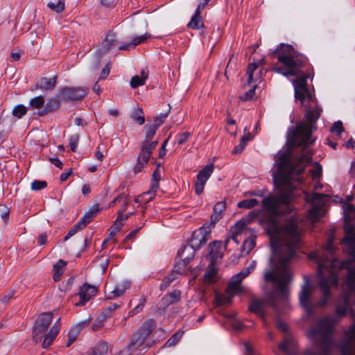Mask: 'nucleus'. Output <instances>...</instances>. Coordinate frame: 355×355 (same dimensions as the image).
<instances>
[{
	"instance_id": "f257e3e1",
	"label": "nucleus",
	"mask_w": 355,
	"mask_h": 355,
	"mask_svg": "<svg viewBox=\"0 0 355 355\" xmlns=\"http://www.w3.org/2000/svg\"><path fill=\"white\" fill-rule=\"evenodd\" d=\"M269 233L272 250L277 252L279 260L275 263L273 259L270 258L271 269L265 272L264 281L273 282L275 290L269 292L266 299L252 300L249 305V310L260 317L265 326L267 325V322L265 320L263 306L268 305L277 310V293H279L283 300L287 299L286 287L291 281L288 265L295 256L301 241V231L297 219L293 216L290 217L282 226L276 223H272Z\"/></svg>"
},
{
	"instance_id": "f03ea898",
	"label": "nucleus",
	"mask_w": 355,
	"mask_h": 355,
	"mask_svg": "<svg viewBox=\"0 0 355 355\" xmlns=\"http://www.w3.org/2000/svg\"><path fill=\"white\" fill-rule=\"evenodd\" d=\"M311 160L309 152L303 153L300 158H293L291 149L279 152L275 156L277 170L272 173V178L278 196H268L262 201V207L276 216L291 210L290 202L293 198V191L301 182L300 175Z\"/></svg>"
},
{
	"instance_id": "7ed1b4c3",
	"label": "nucleus",
	"mask_w": 355,
	"mask_h": 355,
	"mask_svg": "<svg viewBox=\"0 0 355 355\" xmlns=\"http://www.w3.org/2000/svg\"><path fill=\"white\" fill-rule=\"evenodd\" d=\"M348 252L355 261V234L353 231L348 232L343 241ZM346 291L340 296L336 304V313L329 314L320 320L316 327L308 331L309 337L315 338L319 336V345L324 353H328L333 346L331 334L334 326L340 322L341 318L346 316L350 311L351 318H355V264L348 267V275Z\"/></svg>"
},
{
	"instance_id": "20e7f679",
	"label": "nucleus",
	"mask_w": 355,
	"mask_h": 355,
	"mask_svg": "<svg viewBox=\"0 0 355 355\" xmlns=\"http://www.w3.org/2000/svg\"><path fill=\"white\" fill-rule=\"evenodd\" d=\"M272 57H276L283 67L273 66L272 70L284 76H297L293 81L296 99L300 100L302 104L306 101H313L312 95L307 87L306 80L310 77L308 73L302 71L305 67L307 58L302 54L296 51L289 44H280L276 49L271 53Z\"/></svg>"
},
{
	"instance_id": "39448f33",
	"label": "nucleus",
	"mask_w": 355,
	"mask_h": 355,
	"mask_svg": "<svg viewBox=\"0 0 355 355\" xmlns=\"http://www.w3.org/2000/svg\"><path fill=\"white\" fill-rule=\"evenodd\" d=\"M334 241V236L330 234L327 240L324 254L322 257L314 254L313 257L318 261L320 286L323 295V299L318 302L320 306L327 304L330 297L329 288L338 284L336 269L343 267V265H341L340 261L334 257L335 252Z\"/></svg>"
},
{
	"instance_id": "423d86ee",
	"label": "nucleus",
	"mask_w": 355,
	"mask_h": 355,
	"mask_svg": "<svg viewBox=\"0 0 355 355\" xmlns=\"http://www.w3.org/2000/svg\"><path fill=\"white\" fill-rule=\"evenodd\" d=\"M322 109L318 106L307 111L305 114L306 122H300L294 128L289 130L288 140L292 147L308 146L313 143L311 134L315 129L314 123L320 116Z\"/></svg>"
},
{
	"instance_id": "0eeeda50",
	"label": "nucleus",
	"mask_w": 355,
	"mask_h": 355,
	"mask_svg": "<svg viewBox=\"0 0 355 355\" xmlns=\"http://www.w3.org/2000/svg\"><path fill=\"white\" fill-rule=\"evenodd\" d=\"M53 320L52 312L41 313L35 322L33 327V338L37 343L44 338L42 347L48 348L53 343L60 329V318L52 326L49 332L46 334Z\"/></svg>"
},
{
	"instance_id": "6e6552de",
	"label": "nucleus",
	"mask_w": 355,
	"mask_h": 355,
	"mask_svg": "<svg viewBox=\"0 0 355 355\" xmlns=\"http://www.w3.org/2000/svg\"><path fill=\"white\" fill-rule=\"evenodd\" d=\"M210 231L209 225H203L193 232L189 243L178 251V255L182 260L183 266H187L190 261L193 259L196 250L205 245L209 239Z\"/></svg>"
},
{
	"instance_id": "1a4fd4ad",
	"label": "nucleus",
	"mask_w": 355,
	"mask_h": 355,
	"mask_svg": "<svg viewBox=\"0 0 355 355\" xmlns=\"http://www.w3.org/2000/svg\"><path fill=\"white\" fill-rule=\"evenodd\" d=\"M155 327L156 324L155 320L148 319L146 320L139 329L133 334L131 340L127 347L128 350L135 351L142 346L146 339L150 336Z\"/></svg>"
},
{
	"instance_id": "9d476101",
	"label": "nucleus",
	"mask_w": 355,
	"mask_h": 355,
	"mask_svg": "<svg viewBox=\"0 0 355 355\" xmlns=\"http://www.w3.org/2000/svg\"><path fill=\"white\" fill-rule=\"evenodd\" d=\"M276 327L285 334L283 341L279 345V349L286 355H297L295 339L290 333L287 324L277 318Z\"/></svg>"
},
{
	"instance_id": "9b49d317",
	"label": "nucleus",
	"mask_w": 355,
	"mask_h": 355,
	"mask_svg": "<svg viewBox=\"0 0 355 355\" xmlns=\"http://www.w3.org/2000/svg\"><path fill=\"white\" fill-rule=\"evenodd\" d=\"M325 195L315 193L307 196L306 200L311 203L312 208L309 211L308 217L312 222L318 221L324 214L323 207Z\"/></svg>"
},
{
	"instance_id": "f8f14e48",
	"label": "nucleus",
	"mask_w": 355,
	"mask_h": 355,
	"mask_svg": "<svg viewBox=\"0 0 355 355\" xmlns=\"http://www.w3.org/2000/svg\"><path fill=\"white\" fill-rule=\"evenodd\" d=\"M89 89L84 87H64L60 89L59 98L66 101H80L87 95Z\"/></svg>"
},
{
	"instance_id": "ddd939ff",
	"label": "nucleus",
	"mask_w": 355,
	"mask_h": 355,
	"mask_svg": "<svg viewBox=\"0 0 355 355\" xmlns=\"http://www.w3.org/2000/svg\"><path fill=\"white\" fill-rule=\"evenodd\" d=\"M99 211L98 205H94L83 217L76 223L64 236V240L67 241L70 237L76 234L79 230L85 228L96 216Z\"/></svg>"
},
{
	"instance_id": "4468645a",
	"label": "nucleus",
	"mask_w": 355,
	"mask_h": 355,
	"mask_svg": "<svg viewBox=\"0 0 355 355\" xmlns=\"http://www.w3.org/2000/svg\"><path fill=\"white\" fill-rule=\"evenodd\" d=\"M355 347V318L352 325L345 331V338L339 344V349L341 354L354 353Z\"/></svg>"
},
{
	"instance_id": "2eb2a0df",
	"label": "nucleus",
	"mask_w": 355,
	"mask_h": 355,
	"mask_svg": "<svg viewBox=\"0 0 355 355\" xmlns=\"http://www.w3.org/2000/svg\"><path fill=\"white\" fill-rule=\"evenodd\" d=\"M145 131V139L141 144V149L152 151L155 150L158 144V141H152L157 129L155 125L148 123L144 127Z\"/></svg>"
},
{
	"instance_id": "dca6fc26",
	"label": "nucleus",
	"mask_w": 355,
	"mask_h": 355,
	"mask_svg": "<svg viewBox=\"0 0 355 355\" xmlns=\"http://www.w3.org/2000/svg\"><path fill=\"white\" fill-rule=\"evenodd\" d=\"M214 171L213 165H207L197 175L196 181L195 182V192L197 195H200L205 188V185L211 175Z\"/></svg>"
},
{
	"instance_id": "f3484780",
	"label": "nucleus",
	"mask_w": 355,
	"mask_h": 355,
	"mask_svg": "<svg viewBox=\"0 0 355 355\" xmlns=\"http://www.w3.org/2000/svg\"><path fill=\"white\" fill-rule=\"evenodd\" d=\"M313 286L308 279H305L304 284L302 286L300 293V302L301 305L306 309L309 310L313 306L312 292Z\"/></svg>"
},
{
	"instance_id": "a211bd4d",
	"label": "nucleus",
	"mask_w": 355,
	"mask_h": 355,
	"mask_svg": "<svg viewBox=\"0 0 355 355\" xmlns=\"http://www.w3.org/2000/svg\"><path fill=\"white\" fill-rule=\"evenodd\" d=\"M96 293V288L88 284H84L79 289L80 300L75 304L76 306H83Z\"/></svg>"
},
{
	"instance_id": "6ab92c4d",
	"label": "nucleus",
	"mask_w": 355,
	"mask_h": 355,
	"mask_svg": "<svg viewBox=\"0 0 355 355\" xmlns=\"http://www.w3.org/2000/svg\"><path fill=\"white\" fill-rule=\"evenodd\" d=\"M209 253L207 255L212 263H217L223 256V249L225 248L221 241H214L209 245Z\"/></svg>"
},
{
	"instance_id": "aec40b11",
	"label": "nucleus",
	"mask_w": 355,
	"mask_h": 355,
	"mask_svg": "<svg viewBox=\"0 0 355 355\" xmlns=\"http://www.w3.org/2000/svg\"><path fill=\"white\" fill-rule=\"evenodd\" d=\"M185 267L186 266H183L182 260L181 259L180 262L176 263L171 273L169 274L166 277H164V279H163L162 282L160 284V289H166L175 279L178 278V274H180L182 272H184Z\"/></svg>"
},
{
	"instance_id": "412c9836",
	"label": "nucleus",
	"mask_w": 355,
	"mask_h": 355,
	"mask_svg": "<svg viewBox=\"0 0 355 355\" xmlns=\"http://www.w3.org/2000/svg\"><path fill=\"white\" fill-rule=\"evenodd\" d=\"M152 151L141 149L137 157V163L134 166L133 171L137 174L142 171V169L147 165Z\"/></svg>"
},
{
	"instance_id": "4be33fe9",
	"label": "nucleus",
	"mask_w": 355,
	"mask_h": 355,
	"mask_svg": "<svg viewBox=\"0 0 355 355\" xmlns=\"http://www.w3.org/2000/svg\"><path fill=\"white\" fill-rule=\"evenodd\" d=\"M118 40L116 38V34L113 31H108V33L106 35V37L105 40L103 42L102 52H107L110 49H112L113 47L116 46L117 44Z\"/></svg>"
},
{
	"instance_id": "5701e85b",
	"label": "nucleus",
	"mask_w": 355,
	"mask_h": 355,
	"mask_svg": "<svg viewBox=\"0 0 355 355\" xmlns=\"http://www.w3.org/2000/svg\"><path fill=\"white\" fill-rule=\"evenodd\" d=\"M243 279L244 278L240 275L239 272L233 276L231 282L228 285V291L232 293L233 294L241 292V288L240 284Z\"/></svg>"
},
{
	"instance_id": "b1692460",
	"label": "nucleus",
	"mask_w": 355,
	"mask_h": 355,
	"mask_svg": "<svg viewBox=\"0 0 355 355\" xmlns=\"http://www.w3.org/2000/svg\"><path fill=\"white\" fill-rule=\"evenodd\" d=\"M198 10H196L191 17V21L188 23L187 26L191 29L200 30L204 27V23Z\"/></svg>"
},
{
	"instance_id": "393cba45",
	"label": "nucleus",
	"mask_w": 355,
	"mask_h": 355,
	"mask_svg": "<svg viewBox=\"0 0 355 355\" xmlns=\"http://www.w3.org/2000/svg\"><path fill=\"white\" fill-rule=\"evenodd\" d=\"M56 80L57 76H54L51 78L44 77L40 79L37 87L44 90H52L55 87Z\"/></svg>"
},
{
	"instance_id": "a878e982",
	"label": "nucleus",
	"mask_w": 355,
	"mask_h": 355,
	"mask_svg": "<svg viewBox=\"0 0 355 355\" xmlns=\"http://www.w3.org/2000/svg\"><path fill=\"white\" fill-rule=\"evenodd\" d=\"M130 283L128 281L123 282L121 284H117L114 289L111 291V295L107 298L108 299H112L113 297H119L123 295L125 291L130 288Z\"/></svg>"
},
{
	"instance_id": "bb28decb",
	"label": "nucleus",
	"mask_w": 355,
	"mask_h": 355,
	"mask_svg": "<svg viewBox=\"0 0 355 355\" xmlns=\"http://www.w3.org/2000/svg\"><path fill=\"white\" fill-rule=\"evenodd\" d=\"M226 295H220L217 293L215 296V303L217 306H223L224 304H230L232 302V298L235 295L228 291L227 288Z\"/></svg>"
},
{
	"instance_id": "cd10ccee",
	"label": "nucleus",
	"mask_w": 355,
	"mask_h": 355,
	"mask_svg": "<svg viewBox=\"0 0 355 355\" xmlns=\"http://www.w3.org/2000/svg\"><path fill=\"white\" fill-rule=\"evenodd\" d=\"M180 291L178 290H175L173 292L168 293L164 295L162 298V301L166 306L175 303L180 300Z\"/></svg>"
},
{
	"instance_id": "c85d7f7f",
	"label": "nucleus",
	"mask_w": 355,
	"mask_h": 355,
	"mask_svg": "<svg viewBox=\"0 0 355 355\" xmlns=\"http://www.w3.org/2000/svg\"><path fill=\"white\" fill-rule=\"evenodd\" d=\"M60 107V101L57 98H52L48 101L44 109L38 112L40 116H43L48 112H53L58 110Z\"/></svg>"
},
{
	"instance_id": "c756f323",
	"label": "nucleus",
	"mask_w": 355,
	"mask_h": 355,
	"mask_svg": "<svg viewBox=\"0 0 355 355\" xmlns=\"http://www.w3.org/2000/svg\"><path fill=\"white\" fill-rule=\"evenodd\" d=\"M343 208L345 223H349L352 216L355 217V207L350 203H345Z\"/></svg>"
},
{
	"instance_id": "7c9ffc66",
	"label": "nucleus",
	"mask_w": 355,
	"mask_h": 355,
	"mask_svg": "<svg viewBox=\"0 0 355 355\" xmlns=\"http://www.w3.org/2000/svg\"><path fill=\"white\" fill-rule=\"evenodd\" d=\"M130 118L139 125H143L145 122L143 110L139 107H135L134 108L132 112L130 114Z\"/></svg>"
},
{
	"instance_id": "2f4dec72",
	"label": "nucleus",
	"mask_w": 355,
	"mask_h": 355,
	"mask_svg": "<svg viewBox=\"0 0 355 355\" xmlns=\"http://www.w3.org/2000/svg\"><path fill=\"white\" fill-rule=\"evenodd\" d=\"M216 264V263H212L211 262L207 267L206 272L204 275V279L208 284L212 283L215 276L216 275L217 270L215 268Z\"/></svg>"
},
{
	"instance_id": "473e14b6",
	"label": "nucleus",
	"mask_w": 355,
	"mask_h": 355,
	"mask_svg": "<svg viewBox=\"0 0 355 355\" xmlns=\"http://www.w3.org/2000/svg\"><path fill=\"white\" fill-rule=\"evenodd\" d=\"M47 6L58 13L62 12L64 10V0L51 1L47 3Z\"/></svg>"
},
{
	"instance_id": "72a5a7b5",
	"label": "nucleus",
	"mask_w": 355,
	"mask_h": 355,
	"mask_svg": "<svg viewBox=\"0 0 355 355\" xmlns=\"http://www.w3.org/2000/svg\"><path fill=\"white\" fill-rule=\"evenodd\" d=\"M80 331V324L73 326L68 334L67 347H69L77 338Z\"/></svg>"
},
{
	"instance_id": "f704fd0d",
	"label": "nucleus",
	"mask_w": 355,
	"mask_h": 355,
	"mask_svg": "<svg viewBox=\"0 0 355 355\" xmlns=\"http://www.w3.org/2000/svg\"><path fill=\"white\" fill-rule=\"evenodd\" d=\"M225 207L226 205L224 201L218 202L215 205L214 207L215 216H211L212 221L218 220L220 218V214L225 210Z\"/></svg>"
},
{
	"instance_id": "c9c22d12",
	"label": "nucleus",
	"mask_w": 355,
	"mask_h": 355,
	"mask_svg": "<svg viewBox=\"0 0 355 355\" xmlns=\"http://www.w3.org/2000/svg\"><path fill=\"white\" fill-rule=\"evenodd\" d=\"M246 228V223L244 220L237 222L230 230V234L241 236Z\"/></svg>"
},
{
	"instance_id": "e433bc0d",
	"label": "nucleus",
	"mask_w": 355,
	"mask_h": 355,
	"mask_svg": "<svg viewBox=\"0 0 355 355\" xmlns=\"http://www.w3.org/2000/svg\"><path fill=\"white\" fill-rule=\"evenodd\" d=\"M258 205H259V201L257 199L252 198V199L244 200L239 202L237 204V206H238V207L241 208V209H250V208H252Z\"/></svg>"
},
{
	"instance_id": "4c0bfd02",
	"label": "nucleus",
	"mask_w": 355,
	"mask_h": 355,
	"mask_svg": "<svg viewBox=\"0 0 355 355\" xmlns=\"http://www.w3.org/2000/svg\"><path fill=\"white\" fill-rule=\"evenodd\" d=\"M95 355H104L107 352V345L105 342L98 343L92 350Z\"/></svg>"
},
{
	"instance_id": "58836bf2",
	"label": "nucleus",
	"mask_w": 355,
	"mask_h": 355,
	"mask_svg": "<svg viewBox=\"0 0 355 355\" xmlns=\"http://www.w3.org/2000/svg\"><path fill=\"white\" fill-rule=\"evenodd\" d=\"M44 99L42 96H38L30 101V107L33 109H40L44 106Z\"/></svg>"
},
{
	"instance_id": "ea45409f",
	"label": "nucleus",
	"mask_w": 355,
	"mask_h": 355,
	"mask_svg": "<svg viewBox=\"0 0 355 355\" xmlns=\"http://www.w3.org/2000/svg\"><path fill=\"white\" fill-rule=\"evenodd\" d=\"M254 246V238H249L248 239H245L242 245V252H245V254H248Z\"/></svg>"
},
{
	"instance_id": "a19ab883",
	"label": "nucleus",
	"mask_w": 355,
	"mask_h": 355,
	"mask_svg": "<svg viewBox=\"0 0 355 355\" xmlns=\"http://www.w3.org/2000/svg\"><path fill=\"white\" fill-rule=\"evenodd\" d=\"M27 107L23 105H17L12 110V114L18 119H21L24 115L26 114Z\"/></svg>"
},
{
	"instance_id": "79ce46f5",
	"label": "nucleus",
	"mask_w": 355,
	"mask_h": 355,
	"mask_svg": "<svg viewBox=\"0 0 355 355\" xmlns=\"http://www.w3.org/2000/svg\"><path fill=\"white\" fill-rule=\"evenodd\" d=\"M182 336V333L180 331L175 332L166 343L165 345L166 347H173L175 346L180 340Z\"/></svg>"
},
{
	"instance_id": "37998d69",
	"label": "nucleus",
	"mask_w": 355,
	"mask_h": 355,
	"mask_svg": "<svg viewBox=\"0 0 355 355\" xmlns=\"http://www.w3.org/2000/svg\"><path fill=\"white\" fill-rule=\"evenodd\" d=\"M257 67H258V64L256 63H250L248 65V69H247L248 84V85H250L251 83H252L254 81V78H253V73L254 72V71L257 70Z\"/></svg>"
},
{
	"instance_id": "c03bdc74",
	"label": "nucleus",
	"mask_w": 355,
	"mask_h": 355,
	"mask_svg": "<svg viewBox=\"0 0 355 355\" xmlns=\"http://www.w3.org/2000/svg\"><path fill=\"white\" fill-rule=\"evenodd\" d=\"M322 166L318 162H315L313 168L310 170V173L314 180L319 178L322 175Z\"/></svg>"
},
{
	"instance_id": "a18cd8bd",
	"label": "nucleus",
	"mask_w": 355,
	"mask_h": 355,
	"mask_svg": "<svg viewBox=\"0 0 355 355\" xmlns=\"http://www.w3.org/2000/svg\"><path fill=\"white\" fill-rule=\"evenodd\" d=\"M160 178H161L160 171H159V166H157L153 173L152 182H151V185H152L153 188L158 189L159 182L160 180Z\"/></svg>"
},
{
	"instance_id": "49530a36",
	"label": "nucleus",
	"mask_w": 355,
	"mask_h": 355,
	"mask_svg": "<svg viewBox=\"0 0 355 355\" xmlns=\"http://www.w3.org/2000/svg\"><path fill=\"white\" fill-rule=\"evenodd\" d=\"M119 306L117 304H111L108 307L104 309L100 315L104 316L105 319L107 320L112 316L113 311Z\"/></svg>"
},
{
	"instance_id": "de8ad7c7",
	"label": "nucleus",
	"mask_w": 355,
	"mask_h": 355,
	"mask_svg": "<svg viewBox=\"0 0 355 355\" xmlns=\"http://www.w3.org/2000/svg\"><path fill=\"white\" fill-rule=\"evenodd\" d=\"M256 266L257 261H252L248 267L243 268L241 272H239L240 275L243 276V278H245L254 270Z\"/></svg>"
},
{
	"instance_id": "09e8293b",
	"label": "nucleus",
	"mask_w": 355,
	"mask_h": 355,
	"mask_svg": "<svg viewBox=\"0 0 355 355\" xmlns=\"http://www.w3.org/2000/svg\"><path fill=\"white\" fill-rule=\"evenodd\" d=\"M331 132L338 136H340L344 132V128L340 121L335 122L331 128Z\"/></svg>"
},
{
	"instance_id": "8fccbe9b",
	"label": "nucleus",
	"mask_w": 355,
	"mask_h": 355,
	"mask_svg": "<svg viewBox=\"0 0 355 355\" xmlns=\"http://www.w3.org/2000/svg\"><path fill=\"white\" fill-rule=\"evenodd\" d=\"M107 320L105 319L104 316L99 315L95 320L94 322L92 324V329L94 331H97L102 328L104 326V323Z\"/></svg>"
},
{
	"instance_id": "3c124183",
	"label": "nucleus",
	"mask_w": 355,
	"mask_h": 355,
	"mask_svg": "<svg viewBox=\"0 0 355 355\" xmlns=\"http://www.w3.org/2000/svg\"><path fill=\"white\" fill-rule=\"evenodd\" d=\"M130 86L132 88H137L139 86L144 85L145 81L140 76L135 75L130 80Z\"/></svg>"
},
{
	"instance_id": "603ef678",
	"label": "nucleus",
	"mask_w": 355,
	"mask_h": 355,
	"mask_svg": "<svg viewBox=\"0 0 355 355\" xmlns=\"http://www.w3.org/2000/svg\"><path fill=\"white\" fill-rule=\"evenodd\" d=\"M150 37V35L148 33H146L145 34H144L142 35L134 37L132 39V42L134 46L135 47L137 45H139V44L145 42L147 39H148Z\"/></svg>"
},
{
	"instance_id": "864d4df0",
	"label": "nucleus",
	"mask_w": 355,
	"mask_h": 355,
	"mask_svg": "<svg viewBox=\"0 0 355 355\" xmlns=\"http://www.w3.org/2000/svg\"><path fill=\"white\" fill-rule=\"evenodd\" d=\"M80 139V136L78 134L73 135L69 138V146L73 152H76L78 144Z\"/></svg>"
},
{
	"instance_id": "5fc2aeb1",
	"label": "nucleus",
	"mask_w": 355,
	"mask_h": 355,
	"mask_svg": "<svg viewBox=\"0 0 355 355\" xmlns=\"http://www.w3.org/2000/svg\"><path fill=\"white\" fill-rule=\"evenodd\" d=\"M168 113L161 114L159 116H157L154 118L153 123H151L153 125H155L156 128L159 127L162 124L164 123L166 118L168 116Z\"/></svg>"
},
{
	"instance_id": "6e6d98bb",
	"label": "nucleus",
	"mask_w": 355,
	"mask_h": 355,
	"mask_svg": "<svg viewBox=\"0 0 355 355\" xmlns=\"http://www.w3.org/2000/svg\"><path fill=\"white\" fill-rule=\"evenodd\" d=\"M47 186V183L46 181L42 180H34L31 183V189L34 191H39L46 188Z\"/></svg>"
},
{
	"instance_id": "4d7b16f0",
	"label": "nucleus",
	"mask_w": 355,
	"mask_h": 355,
	"mask_svg": "<svg viewBox=\"0 0 355 355\" xmlns=\"http://www.w3.org/2000/svg\"><path fill=\"white\" fill-rule=\"evenodd\" d=\"M157 189H154L151 187L150 190L143 193L142 198H145L146 202L155 198Z\"/></svg>"
},
{
	"instance_id": "13d9d810",
	"label": "nucleus",
	"mask_w": 355,
	"mask_h": 355,
	"mask_svg": "<svg viewBox=\"0 0 355 355\" xmlns=\"http://www.w3.org/2000/svg\"><path fill=\"white\" fill-rule=\"evenodd\" d=\"M146 302V297L142 296L140 299V302L130 312V314L134 315L140 312Z\"/></svg>"
},
{
	"instance_id": "bf43d9fd",
	"label": "nucleus",
	"mask_w": 355,
	"mask_h": 355,
	"mask_svg": "<svg viewBox=\"0 0 355 355\" xmlns=\"http://www.w3.org/2000/svg\"><path fill=\"white\" fill-rule=\"evenodd\" d=\"M255 94V87H253L248 92H245L243 96H240L241 101H249L253 98Z\"/></svg>"
},
{
	"instance_id": "052dcab7",
	"label": "nucleus",
	"mask_w": 355,
	"mask_h": 355,
	"mask_svg": "<svg viewBox=\"0 0 355 355\" xmlns=\"http://www.w3.org/2000/svg\"><path fill=\"white\" fill-rule=\"evenodd\" d=\"M191 135V133L189 132H183V133H181V134H179L178 135V143L179 145H182L184 143H185L187 139H189V137H190Z\"/></svg>"
},
{
	"instance_id": "680f3d73",
	"label": "nucleus",
	"mask_w": 355,
	"mask_h": 355,
	"mask_svg": "<svg viewBox=\"0 0 355 355\" xmlns=\"http://www.w3.org/2000/svg\"><path fill=\"white\" fill-rule=\"evenodd\" d=\"M123 219L121 218V213H117V218L114 222V223L112 225L113 227H117V230L120 231L121 227L124 225L125 222L123 220Z\"/></svg>"
},
{
	"instance_id": "e2e57ef3",
	"label": "nucleus",
	"mask_w": 355,
	"mask_h": 355,
	"mask_svg": "<svg viewBox=\"0 0 355 355\" xmlns=\"http://www.w3.org/2000/svg\"><path fill=\"white\" fill-rule=\"evenodd\" d=\"M15 294V291L12 290L6 293L1 299L0 301L4 304L8 303L10 300L13 297Z\"/></svg>"
},
{
	"instance_id": "0e129e2a",
	"label": "nucleus",
	"mask_w": 355,
	"mask_h": 355,
	"mask_svg": "<svg viewBox=\"0 0 355 355\" xmlns=\"http://www.w3.org/2000/svg\"><path fill=\"white\" fill-rule=\"evenodd\" d=\"M9 214L10 211L6 207H0V216L5 221H6V220L8 218Z\"/></svg>"
},
{
	"instance_id": "69168bd1",
	"label": "nucleus",
	"mask_w": 355,
	"mask_h": 355,
	"mask_svg": "<svg viewBox=\"0 0 355 355\" xmlns=\"http://www.w3.org/2000/svg\"><path fill=\"white\" fill-rule=\"evenodd\" d=\"M127 209V202L125 201V207L124 209H121L120 210H119L118 213H121V219H123V220L125 223L126 220L130 216L132 215V212H130V213H128L127 214H123L124 211L126 210Z\"/></svg>"
},
{
	"instance_id": "338daca9",
	"label": "nucleus",
	"mask_w": 355,
	"mask_h": 355,
	"mask_svg": "<svg viewBox=\"0 0 355 355\" xmlns=\"http://www.w3.org/2000/svg\"><path fill=\"white\" fill-rule=\"evenodd\" d=\"M132 49H135V46L132 41L128 43H123L119 46V49L121 51H128Z\"/></svg>"
},
{
	"instance_id": "774afa93",
	"label": "nucleus",
	"mask_w": 355,
	"mask_h": 355,
	"mask_svg": "<svg viewBox=\"0 0 355 355\" xmlns=\"http://www.w3.org/2000/svg\"><path fill=\"white\" fill-rule=\"evenodd\" d=\"M245 146H246V145H245V144H244V142H243V141H242V142H241V141H240V144H239L238 146H236L234 148V150H232V153H233V154H239V153H241L243 150V149L245 148Z\"/></svg>"
}]
</instances>
